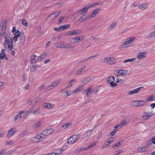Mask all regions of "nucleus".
I'll return each mask as SVG.
<instances>
[{"label": "nucleus", "mask_w": 155, "mask_h": 155, "mask_svg": "<svg viewBox=\"0 0 155 155\" xmlns=\"http://www.w3.org/2000/svg\"><path fill=\"white\" fill-rule=\"evenodd\" d=\"M3 38L5 41V46L6 48H8L10 50L13 48V43L12 38L6 32L1 33L0 39Z\"/></svg>", "instance_id": "f257e3e1"}, {"label": "nucleus", "mask_w": 155, "mask_h": 155, "mask_svg": "<svg viewBox=\"0 0 155 155\" xmlns=\"http://www.w3.org/2000/svg\"><path fill=\"white\" fill-rule=\"evenodd\" d=\"M135 37H131L125 40V42L120 46V48H127L130 46V44L135 40Z\"/></svg>", "instance_id": "f03ea898"}, {"label": "nucleus", "mask_w": 155, "mask_h": 155, "mask_svg": "<svg viewBox=\"0 0 155 155\" xmlns=\"http://www.w3.org/2000/svg\"><path fill=\"white\" fill-rule=\"evenodd\" d=\"M95 127H94L92 129L89 130L87 131L81 137V139L83 140V142H87L89 139L90 137L92 134V131L95 129Z\"/></svg>", "instance_id": "7ed1b4c3"}, {"label": "nucleus", "mask_w": 155, "mask_h": 155, "mask_svg": "<svg viewBox=\"0 0 155 155\" xmlns=\"http://www.w3.org/2000/svg\"><path fill=\"white\" fill-rule=\"evenodd\" d=\"M80 135L79 134L74 135L71 136L68 139L67 143L72 144L76 142L80 138Z\"/></svg>", "instance_id": "20e7f679"}, {"label": "nucleus", "mask_w": 155, "mask_h": 155, "mask_svg": "<svg viewBox=\"0 0 155 155\" xmlns=\"http://www.w3.org/2000/svg\"><path fill=\"white\" fill-rule=\"evenodd\" d=\"M116 62V59L113 57H104L103 62L107 63L109 65H113Z\"/></svg>", "instance_id": "39448f33"}, {"label": "nucleus", "mask_w": 155, "mask_h": 155, "mask_svg": "<svg viewBox=\"0 0 155 155\" xmlns=\"http://www.w3.org/2000/svg\"><path fill=\"white\" fill-rule=\"evenodd\" d=\"M84 39V37L83 36L80 35L75 38H71L69 40V42L71 44H74L83 41Z\"/></svg>", "instance_id": "423d86ee"}, {"label": "nucleus", "mask_w": 155, "mask_h": 155, "mask_svg": "<svg viewBox=\"0 0 155 155\" xmlns=\"http://www.w3.org/2000/svg\"><path fill=\"white\" fill-rule=\"evenodd\" d=\"M54 131V129L52 128L48 129L42 131L41 134L43 136H48L52 134Z\"/></svg>", "instance_id": "0eeeda50"}, {"label": "nucleus", "mask_w": 155, "mask_h": 155, "mask_svg": "<svg viewBox=\"0 0 155 155\" xmlns=\"http://www.w3.org/2000/svg\"><path fill=\"white\" fill-rule=\"evenodd\" d=\"M81 32L79 30L76 29L72 30L66 33V35L68 36L75 35H79L81 34Z\"/></svg>", "instance_id": "6e6552de"}, {"label": "nucleus", "mask_w": 155, "mask_h": 155, "mask_svg": "<svg viewBox=\"0 0 155 155\" xmlns=\"http://www.w3.org/2000/svg\"><path fill=\"white\" fill-rule=\"evenodd\" d=\"M116 74L117 75H121L124 76L128 74V71L124 70H117L116 71Z\"/></svg>", "instance_id": "1a4fd4ad"}, {"label": "nucleus", "mask_w": 155, "mask_h": 155, "mask_svg": "<svg viewBox=\"0 0 155 155\" xmlns=\"http://www.w3.org/2000/svg\"><path fill=\"white\" fill-rule=\"evenodd\" d=\"M16 132V130L15 128L11 129L8 132L7 135V137L8 138L11 137L14 135Z\"/></svg>", "instance_id": "9d476101"}, {"label": "nucleus", "mask_w": 155, "mask_h": 155, "mask_svg": "<svg viewBox=\"0 0 155 155\" xmlns=\"http://www.w3.org/2000/svg\"><path fill=\"white\" fill-rule=\"evenodd\" d=\"M43 139V137L42 136L38 135L36 137H33L31 139V141L33 142L37 143L39 142L41 140Z\"/></svg>", "instance_id": "9b49d317"}, {"label": "nucleus", "mask_w": 155, "mask_h": 155, "mask_svg": "<svg viewBox=\"0 0 155 155\" xmlns=\"http://www.w3.org/2000/svg\"><path fill=\"white\" fill-rule=\"evenodd\" d=\"M147 53L146 52H140L137 55V57L138 59H141L146 57Z\"/></svg>", "instance_id": "f8f14e48"}, {"label": "nucleus", "mask_w": 155, "mask_h": 155, "mask_svg": "<svg viewBox=\"0 0 155 155\" xmlns=\"http://www.w3.org/2000/svg\"><path fill=\"white\" fill-rule=\"evenodd\" d=\"M5 49H2V50L0 54V58L2 60H3L4 58L6 60H8V58L6 57L5 53Z\"/></svg>", "instance_id": "ddd939ff"}, {"label": "nucleus", "mask_w": 155, "mask_h": 155, "mask_svg": "<svg viewBox=\"0 0 155 155\" xmlns=\"http://www.w3.org/2000/svg\"><path fill=\"white\" fill-rule=\"evenodd\" d=\"M88 9H89V8L86 5L84 6L81 10L78 12V14L79 15H84L87 13Z\"/></svg>", "instance_id": "4468645a"}, {"label": "nucleus", "mask_w": 155, "mask_h": 155, "mask_svg": "<svg viewBox=\"0 0 155 155\" xmlns=\"http://www.w3.org/2000/svg\"><path fill=\"white\" fill-rule=\"evenodd\" d=\"M7 24V22L5 21H2L1 24V28L2 31V32L1 33H3L5 32L6 27Z\"/></svg>", "instance_id": "2eb2a0df"}, {"label": "nucleus", "mask_w": 155, "mask_h": 155, "mask_svg": "<svg viewBox=\"0 0 155 155\" xmlns=\"http://www.w3.org/2000/svg\"><path fill=\"white\" fill-rule=\"evenodd\" d=\"M54 105L52 104L44 103L43 105V107L45 108L48 109H51L53 108Z\"/></svg>", "instance_id": "dca6fc26"}, {"label": "nucleus", "mask_w": 155, "mask_h": 155, "mask_svg": "<svg viewBox=\"0 0 155 155\" xmlns=\"http://www.w3.org/2000/svg\"><path fill=\"white\" fill-rule=\"evenodd\" d=\"M142 87H140L133 90L129 91L128 92L127 94L129 95H131L137 93L140 90L141 88Z\"/></svg>", "instance_id": "f3484780"}, {"label": "nucleus", "mask_w": 155, "mask_h": 155, "mask_svg": "<svg viewBox=\"0 0 155 155\" xmlns=\"http://www.w3.org/2000/svg\"><path fill=\"white\" fill-rule=\"evenodd\" d=\"M100 9L99 8H97L94 10L91 14L89 15V18H92L94 17L95 15L99 12Z\"/></svg>", "instance_id": "a211bd4d"}, {"label": "nucleus", "mask_w": 155, "mask_h": 155, "mask_svg": "<svg viewBox=\"0 0 155 155\" xmlns=\"http://www.w3.org/2000/svg\"><path fill=\"white\" fill-rule=\"evenodd\" d=\"M83 89V86L81 85L78 87L77 88L74 90L72 92L73 95H75L80 91H82Z\"/></svg>", "instance_id": "6ab92c4d"}, {"label": "nucleus", "mask_w": 155, "mask_h": 155, "mask_svg": "<svg viewBox=\"0 0 155 155\" xmlns=\"http://www.w3.org/2000/svg\"><path fill=\"white\" fill-rule=\"evenodd\" d=\"M145 114L143 117L144 120H147L149 119V117L153 115V114L151 112L150 113H145Z\"/></svg>", "instance_id": "aec40b11"}, {"label": "nucleus", "mask_w": 155, "mask_h": 155, "mask_svg": "<svg viewBox=\"0 0 155 155\" xmlns=\"http://www.w3.org/2000/svg\"><path fill=\"white\" fill-rule=\"evenodd\" d=\"M42 123V121H39L35 123L33 125V128L34 129H35L38 127H39L41 125Z\"/></svg>", "instance_id": "412c9836"}, {"label": "nucleus", "mask_w": 155, "mask_h": 155, "mask_svg": "<svg viewBox=\"0 0 155 155\" xmlns=\"http://www.w3.org/2000/svg\"><path fill=\"white\" fill-rule=\"evenodd\" d=\"M127 120L128 119L127 118H126L121 121V122L120 124V128L124 126L127 124Z\"/></svg>", "instance_id": "4be33fe9"}, {"label": "nucleus", "mask_w": 155, "mask_h": 155, "mask_svg": "<svg viewBox=\"0 0 155 155\" xmlns=\"http://www.w3.org/2000/svg\"><path fill=\"white\" fill-rule=\"evenodd\" d=\"M123 143V142L122 141H119L114 145H113L112 146V148L113 149H117L118 148V147L121 145Z\"/></svg>", "instance_id": "5701e85b"}, {"label": "nucleus", "mask_w": 155, "mask_h": 155, "mask_svg": "<svg viewBox=\"0 0 155 155\" xmlns=\"http://www.w3.org/2000/svg\"><path fill=\"white\" fill-rule=\"evenodd\" d=\"M92 89L91 87L88 88L86 90L84 91V94H86L87 96L90 95V93L92 91Z\"/></svg>", "instance_id": "b1692460"}, {"label": "nucleus", "mask_w": 155, "mask_h": 155, "mask_svg": "<svg viewBox=\"0 0 155 155\" xmlns=\"http://www.w3.org/2000/svg\"><path fill=\"white\" fill-rule=\"evenodd\" d=\"M139 8L142 10H145L148 7V5L146 4H140L138 6Z\"/></svg>", "instance_id": "393cba45"}, {"label": "nucleus", "mask_w": 155, "mask_h": 155, "mask_svg": "<svg viewBox=\"0 0 155 155\" xmlns=\"http://www.w3.org/2000/svg\"><path fill=\"white\" fill-rule=\"evenodd\" d=\"M89 18V16L87 17L83 16L79 18L78 20V21L80 22H81L87 20Z\"/></svg>", "instance_id": "a878e982"}, {"label": "nucleus", "mask_w": 155, "mask_h": 155, "mask_svg": "<svg viewBox=\"0 0 155 155\" xmlns=\"http://www.w3.org/2000/svg\"><path fill=\"white\" fill-rule=\"evenodd\" d=\"M70 26V25L69 24L65 25L60 26L61 28V31L69 28Z\"/></svg>", "instance_id": "bb28decb"}, {"label": "nucleus", "mask_w": 155, "mask_h": 155, "mask_svg": "<svg viewBox=\"0 0 155 155\" xmlns=\"http://www.w3.org/2000/svg\"><path fill=\"white\" fill-rule=\"evenodd\" d=\"M65 47V49H72L74 48L73 46L71 44L66 43Z\"/></svg>", "instance_id": "cd10ccee"}, {"label": "nucleus", "mask_w": 155, "mask_h": 155, "mask_svg": "<svg viewBox=\"0 0 155 155\" xmlns=\"http://www.w3.org/2000/svg\"><path fill=\"white\" fill-rule=\"evenodd\" d=\"M136 58H132L128 59L127 60H124L123 61V63H125L127 62H131L132 61H135L136 60Z\"/></svg>", "instance_id": "c85d7f7f"}, {"label": "nucleus", "mask_w": 155, "mask_h": 155, "mask_svg": "<svg viewBox=\"0 0 155 155\" xmlns=\"http://www.w3.org/2000/svg\"><path fill=\"white\" fill-rule=\"evenodd\" d=\"M90 81V80L88 79V78H86L84 80L81 82V84H83V85L84 86L87 84Z\"/></svg>", "instance_id": "c756f323"}, {"label": "nucleus", "mask_w": 155, "mask_h": 155, "mask_svg": "<svg viewBox=\"0 0 155 155\" xmlns=\"http://www.w3.org/2000/svg\"><path fill=\"white\" fill-rule=\"evenodd\" d=\"M85 66H84L78 70L75 73V74H79L83 71L85 68Z\"/></svg>", "instance_id": "7c9ffc66"}, {"label": "nucleus", "mask_w": 155, "mask_h": 155, "mask_svg": "<svg viewBox=\"0 0 155 155\" xmlns=\"http://www.w3.org/2000/svg\"><path fill=\"white\" fill-rule=\"evenodd\" d=\"M34 106H33L32 107H31L27 111H26L27 114L31 113L33 114V112H34L35 111V110H34Z\"/></svg>", "instance_id": "2f4dec72"}, {"label": "nucleus", "mask_w": 155, "mask_h": 155, "mask_svg": "<svg viewBox=\"0 0 155 155\" xmlns=\"http://www.w3.org/2000/svg\"><path fill=\"white\" fill-rule=\"evenodd\" d=\"M14 142L12 140H7L5 142V145L6 146H10L13 144Z\"/></svg>", "instance_id": "473e14b6"}, {"label": "nucleus", "mask_w": 155, "mask_h": 155, "mask_svg": "<svg viewBox=\"0 0 155 155\" xmlns=\"http://www.w3.org/2000/svg\"><path fill=\"white\" fill-rule=\"evenodd\" d=\"M114 140V137H110L107 141V142L110 145L113 142Z\"/></svg>", "instance_id": "72a5a7b5"}, {"label": "nucleus", "mask_w": 155, "mask_h": 155, "mask_svg": "<svg viewBox=\"0 0 155 155\" xmlns=\"http://www.w3.org/2000/svg\"><path fill=\"white\" fill-rule=\"evenodd\" d=\"M15 151V150L14 149L10 150L9 151L5 153L4 155H10L12 153L14 152Z\"/></svg>", "instance_id": "f704fd0d"}, {"label": "nucleus", "mask_w": 155, "mask_h": 155, "mask_svg": "<svg viewBox=\"0 0 155 155\" xmlns=\"http://www.w3.org/2000/svg\"><path fill=\"white\" fill-rule=\"evenodd\" d=\"M146 147L144 146L139 148L138 149V150L139 152H142L145 151L146 150Z\"/></svg>", "instance_id": "c9c22d12"}, {"label": "nucleus", "mask_w": 155, "mask_h": 155, "mask_svg": "<svg viewBox=\"0 0 155 155\" xmlns=\"http://www.w3.org/2000/svg\"><path fill=\"white\" fill-rule=\"evenodd\" d=\"M56 47L58 48H62V45L61 42H58L55 45Z\"/></svg>", "instance_id": "e433bc0d"}, {"label": "nucleus", "mask_w": 155, "mask_h": 155, "mask_svg": "<svg viewBox=\"0 0 155 155\" xmlns=\"http://www.w3.org/2000/svg\"><path fill=\"white\" fill-rule=\"evenodd\" d=\"M21 42H23L25 40V36L23 35H21L20 37Z\"/></svg>", "instance_id": "4c0bfd02"}, {"label": "nucleus", "mask_w": 155, "mask_h": 155, "mask_svg": "<svg viewBox=\"0 0 155 155\" xmlns=\"http://www.w3.org/2000/svg\"><path fill=\"white\" fill-rule=\"evenodd\" d=\"M35 63H34L33 64H32L33 65V68L34 69V70L35 71V70L39 68H40V66L39 65L35 64Z\"/></svg>", "instance_id": "58836bf2"}, {"label": "nucleus", "mask_w": 155, "mask_h": 155, "mask_svg": "<svg viewBox=\"0 0 155 155\" xmlns=\"http://www.w3.org/2000/svg\"><path fill=\"white\" fill-rule=\"evenodd\" d=\"M148 37L150 38H155V31L150 33L149 34Z\"/></svg>", "instance_id": "ea45409f"}, {"label": "nucleus", "mask_w": 155, "mask_h": 155, "mask_svg": "<svg viewBox=\"0 0 155 155\" xmlns=\"http://www.w3.org/2000/svg\"><path fill=\"white\" fill-rule=\"evenodd\" d=\"M115 78H107V81L110 84V83H114L115 81Z\"/></svg>", "instance_id": "a19ab883"}, {"label": "nucleus", "mask_w": 155, "mask_h": 155, "mask_svg": "<svg viewBox=\"0 0 155 155\" xmlns=\"http://www.w3.org/2000/svg\"><path fill=\"white\" fill-rule=\"evenodd\" d=\"M117 24V22H116L113 23L109 27V28L110 30L113 29L116 26Z\"/></svg>", "instance_id": "79ce46f5"}, {"label": "nucleus", "mask_w": 155, "mask_h": 155, "mask_svg": "<svg viewBox=\"0 0 155 155\" xmlns=\"http://www.w3.org/2000/svg\"><path fill=\"white\" fill-rule=\"evenodd\" d=\"M140 101H135L134 102V104L135 106H139L142 105L141 102Z\"/></svg>", "instance_id": "37998d69"}, {"label": "nucleus", "mask_w": 155, "mask_h": 155, "mask_svg": "<svg viewBox=\"0 0 155 155\" xmlns=\"http://www.w3.org/2000/svg\"><path fill=\"white\" fill-rule=\"evenodd\" d=\"M97 142L96 141H94L90 145L88 146L87 147V148L88 149L95 146L96 145Z\"/></svg>", "instance_id": "c03bdc74"}, {"label": "nucleus", "mask_w": 155, "mask_h": 155, "mask_svg": "<svg viewBox=\"0 0 155 155\" xmlns=\"http://www.w3.org/2000/svg\"><path fill=\"white\" fill-rule=\"evenodd\" d=\"M22 23L25 26H27L28 25V23L26 21L25 19H23L22 20Z\"/></svg>", "instance_id": "a18cd8bd"}, {"label": "nucleus", "mask_w": 155, "mask_h": 155, "mask_svg": "<svg viewBox=\"0 0 155 155\" xmlns=\"http://www.w3.org/2000/svg\"><path fill=\"white\" fill-rule=\"evenodd\" d=\"M102 134L101 132H99L97 136V139H101L102 138Z\"/></svg>", "instance_id": "49530a36"}, {"label": "nucleus", "mask_w": 155, "mask_h": 155, "mask_svg": "<svg viewBox=\"0 0 155 155\" xmlns=\"http://www.w3.org/2000/svg\"><path fill=\"white\" fill-rule=\"evenodd\" d=\"M71 124L70 123H66L62 126V127L64 128H66L67 127H69Z\"/></svg>", "instance_id": "de8ad7c7"}, {"label": "nucleus", "mask_w": 155, "mask_h": 155, "mask_svg": "<svg viewBox=\"0 0 155 155\" xmlns=\"http://www.w3.org/2000/svg\"><path fill=\"white\" fill-rule=\"evenodd\" d=\"M36 56L34 54H32L31 56V62L32 64H33L34 63H33V61L35 59Z\"/></svg>", "instance_id": "09e8293b"}, {"label": "nucleus", "mask_w": 155, "mask_h": 155, "mask_svg": "<svg viewBox=\"0 0 155 155\" xmlns=\"http://www.w3.org/2000/svg\"><path fill=\"white\" fill-rule=\"evenodd\" d=\"M67 96L70 95L71 94V91L70 90H67L63 92Z\"/></svg>", "instance_id": "8fccbe9b"}, {"label": "nucleus", "mask_w": 155, "mask_h": 155, "mask_svg": "<svg viewBox=\"0 0 155 155\" xmlns=\"http://www.w3.org/2000/svg\"><path fill=\"white\" fill-rule=\"evenodd\" d=\"M88 149V148H87V147H81L80 148L79 150H78V152H80L81 151H82L83 150H86Z\"/></svg>", "instance_id": "3c124183"}, {"label": "nucleus", "mask_w": 155, "mask_h": 155, "mask_svg": "<svg viewBox=\"0 0 155 155\" xmlns=\"http://www.w3.org/2000/svg\"><path fill=\"white\" fill-rule=\"evenodd\" d=\"M153 96H151L150 97H148L147 99V101H152L153 100Z\"/></svg>", "instance_id": "603ef678"}, {"label": "nucleus", "mask_w": 155, "mask_h": 155, "mask_svg": "<svg viewBox=\"0 0 155 155\" xmlns=\"http://www.w3.org/2000/svg\"><path fill=\"white\" fill-rule=\"evenodd\" d=\"M60 83V81H58L56 82H55L52 83V85L53 87H56L58 84Z\"/></svg>", "instance_id": "864d4df0"}, {"label": "nucleus", "mask_w": 155, "mask_h": 155, "mask_svg": "<svg viewBox=\"0 0 155 155\" xmlns=\"http://www.w3.org/2000/svg\"><path fill=\"white\" fill-rule=\"evenodd\" d=\"M117 132V130L116 129H115L113 131H111L110 133V136H112L114 135V134H115V133Z\"/></svg>", "instance_id": "5fc2aeb1"}, {"label": "nucleus", "mask_w": 155, "mask_h": 155, "mask_svg": "<svg viewBox=\"0 0 155 155\" xmlns=\"http://www.w3.org/2000/svg\"><path fill=\"white\" fill-rule=\"evenodd\" d=\"M40 108V107H39L36 110H35L34 112H33V114L34 115L36 114L38 112Z\"/></svg>", "instance_id": "6e6d98bb"}, {"label": "nucleus", "mask_w": 155, "mask_h": 155, "mask_svg": "<svg viewBox=\"0 0 155 155\" xmlns=\"http://www.w3.org/2000/svg\"><path fill=\"white\" fill-rule=\"evenodd\" d=\"M20 34L21 33L19 31L17 30L15 32V35L16 37H19L20 35Z\"/></svg>", "instance_id": "4d7b16f0"}, {"label": "nucleus", "mask_w": 155, "mask_h": 155, "mask_svg": "<svg viewBox=\"0 0 155 155\" xmlns=\"http://www.w3.org/2000/svg\"><path fill=\"white\" fill-rule=\"evenodd\" d=\"M109 145L106 142L104 144L102 148L103 149H104L106 148Z\"/></svg>", "instance_id": "13d9d810"}, {"label": "nucleus", "mask_w": 155, "mask_h": 155, "mask_svg": "<svg viewBox=\"0 0 155 155\" xmlns=\"http://www.w3.org/2000/svg\"><path fill=\"white\" fill-rule=\"evenodd\" d=\"M54 30L56 31H61V28L60 26L58 28L55 27L54 28Z\"/></svg>", "instance_id": "bf43d9fd"}, {"label": "nucleus", "mask_w": 155, "mask_h": 155, "mask_svg": "<svg viewBox=\"0 0 155 155\" xmlns=\"http://www.w3.org/2000/svg\"><path fill=\"white\" fill-rule=\"evenodd\" d=\"M27 132V130H24L22 131L21 133V135L22 136V137L24 136Z\"/></svg>", "instance_id": "052dcab7"}, {"label": "nucleus", "mask_w": 155, "mask_h": 155, "mask_svg": "<svg viewBox=\"0 0 155 155\" xmlns=\"http://www.w3.org/2000/svg\"><path fill=\"white\" fill-rule=\"evenodd\" d=\"M42 59L43 60L45 58L47 57V54L45 53L42 54L41 55H40Z\"/></svg>", "instance_id": "680f3d73"}, {"label": "nucleus", "mask_w": 155, "mask_h": 155, "mask_svg": "<svg viewBox=\"0 0 155 155\" xmlns=\"http://www.w3.org/2000/svg\"><path fill=\"white\" fill-rule=\"evenodd\" d=\"M122 152V151L120 150H118L116 151L114 153V155H118L120 153Z\"/></svg>", "instance_id": "e2e57ef3"}, {"label": "nucleus", "mask_w": 155, "mask_h": 155, "mask_svg": "<svg viewBox=\"0 0 155 155\" xmlns=\"http://www.w3.org/2000/svg\"><path fill=\"white\" fill-rule=\"evenodd\" d=\"M41 99V98L40 97H37V98H36V100L35 101V103H38V102Z\"/></svg>", "instance_id": "0e129e2a"}, {"label": "nucleus", "mask_w": 155, "mask_h": 155, "mask_svg": "<svg viewBox=\"0 0 155 155\" xmlns=\"http://www.w3.org/2000/svg\"><path fill=\"white\" fill-rule=\"evenodd\" d=\"M110 86L112 87H115L117 85V84L116 83H110Z\"/></svg>", "instance_id": "69168bd1"}, {"label": "nucleus", "mask_w": 155, "mask_h": 155, "mask_svg": "<svg viewBox=\"0 0 155 155\" xmlns=\"http://www.w3.org/2000/svg\"><path fill=\"white\" fill-rule=\"evenodd\" d=\"M19 117L20 118L21 117V116H20L18 114L14 117V119L15 120H17L18 117Z\"/></svg>", "instance_id": "338daca9"}, {"label": "nucleus", "mask_w": 155, "mask_h": 155, "mask_svg": "<svg viewBox=\"0 0 155 155\" xmlns=\"http://www.w3.org/2000/svg\"><path fill=\"white\" fill-rule=\"evenodd\" d=\"M115 80V82L117 83H119L122 81V80L121 79H119L118 78H116V79Z\"/></svg>", "instance_id": "774afa93"}]
</instances>
